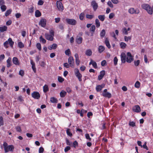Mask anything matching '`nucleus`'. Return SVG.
Listing matches in <instances>:
<instances>
[{
	"label": "nucleus",
	"mask_w": 153,
	"mask_h": 153,
	"mask_svg": "<svg viewBox=\"0 0 153 153\" xmlns=\"http://www.w3.org/2000/svg\"><path fill=\"white\" fill-rule=\"evenodd\" d=\"M18 45L19 47L20 48H24V44L21 42H19L18 43Z\"/></svg>",
	"instance_id": "cd10ccee"
},
{
	"label": "nucleus",
	"mask_w": 153,
	"mask_h": 153,
	"mask_svg": "<svg viewBox=\"0 0 153 153\" xmlns=\"http://www.w3.org/2000/svg\"><path fill=\"white\" fill-rule=\"evenodd\" d=\"M129 125L130 126L134 127L135 126V123L133 121L130 122L129 123Z\"/></svg>",
	"instance_id": "3c124183"
},
{
	"label": "nucleus",
	"mask_w": 153,
	"mask_h": 153,
	"mask_svg": "<svg viewBox=\"0 0 153 153\" xmlns=\"http://www.w3.org/2000/svg\"><path fill=\"white\" fill-rule=\"evenodd\" d=\"M13 62L16 65H19L20 63L18 58L16 57H14L13 59Z\"/></svg>",
	"instance_id": "2eb2a0df"
},
{
	"label": "nucleus",
	"mask_w": 153,
	"mask_h": 153,
	"mask_svg": "<svg viewBox=\"0 0 153 153\" xmlns=\"http://www.w3.org/2000/svg\"><path fill=\"white\" fill-rule=\"evenodd\" d=\"M67 93L64 90H62L60 93L59 94L61 97H64L66 95Z\"/></svg>",
	"instance_id": "393cba45"
},
{
	"label": "nucleus",
	"mask_w": 153,
	"mask_h": 153,
	"mask_svg": "<svg viewBox=\"0 0 153 153\" xmlns=\"http://www.w3.org/2000/svg\"><path fill=\"white\" fill-rule=\"evenodd\" d=\"M131 29L130 27H128L127 29L126 28H123L122 30V31L123 33L125 35H127L128 33V31H130Z\"/></svg>",
	"instance_id": "6ab92c4d"
},
{
	"label": "nucleus",
	"mask_w": 153,
	"mask_h": 153,
	"mask_svg": "<svg viewBox=\"0 0 153 153\" xmlns=\"http://www.w3.org/2000/svg\"><path fill=\"white\" fill-rule=\"evenodd\" d=\"M71 149V148L69 146H67L66 147H65L64 149V151L65 152H67L69 150H70Z\"/></svg>",
	"instance_id": "680f3d73"
},
{
	"label": "nucleus",
	"mask_w": 153,
	"mask_h": 153,
	"mask_svg": "<svg viewBox=\"0 0 153 153\" xmlns=\"http://www.w3.org/2000/svg\"><path fill=\"white\" fill-rule=\"evenodd\" d=\"M76 77L78 78L79 80L81 82L82 80V75L80 73L77 74L75 75Z\"/></svg>",
	"instance_id": "c85d7f7f"
},
{
	"label": "nucleus",
	"mask_w": 153,
	"mask_h": 153,
	"mask_svg": "<svg viewBox=\"0 0 153 153\" xmlns=\"http://www.w3.org/2000/svg\"><path fill=\"white\" fill-rule=\"evenodd\" d=\"M43 91L45 93L48 91L49 90L48 86L47 85H45L43 87Z\"/></svg>",
	"instance_id": "2f4dec72"
},
{
	"label": "nucleus",
	"mask_w": 153,
	"mask_h": 153,
	"mask_svg": "<svg viewBox=\"0 0 153 153\" xmlns=\"http://www.w3.org/2000/svg\"><path fill=\"white\" fill-rule=\"evenodd\" d=\"M106 63V62L105 60H103L101 62V65L102 66H104Z\"/></svg>",
	"instance_id": "338daca9"
},
{
	"label": "nucleus",
	"mask_w": 153,
	"mask_h": 153,
	"mask_svg": "<svg viewBox=\"0 0 153 153\" xmlns=\"http://www.w3.org/2000/svg\"><path fill=\"white\" fill-rule=\"evenodd\" d=\"M140 83L138 81H137L134 84V86L135 88H139L140 85Z\"/></svg>",
	"instance_id": "79ce46f5"
},
{
	"label": "nucleus",
	"mask_w": 153,
	"mask_h": 153,
	"mask_svg": "<svg viewBox=\"0 0 153 153\" xmlns=\"http://www.w3.org/2000/svg\"><path fill=\"white\" fill-rule=\"evenodd\" d=\"M134 65L136 66H138L140 63V60H135L134 62Z\"/></svg>",
	"instance_id": "37998d69"
},
{
	"label": "nucleus",
	"mask_w": 153,
	"mask_h": 153,
	"mask_svg": "<svg viewBox=\"0 0 153 153\" xmlns=\"http://www.w3.org/2000/svg\"><path fill=\"white\" fill-rule=\"evenodd\" d=\"M105 74L104 71H101L100 73V74L98 76V78L99 80H100L102 79L104 76Z\"/></svg>",
	"instance_id": "a211bd4d"
},
{
	"label": "nucleus",
	"mask_w": 153,
	"mask_h": 153,
	"mask_svg": "<svg viewBox=\"0 0 153 153\" xmlns=\"http://www.w3.org/2000/svg\"><path fill=\"white\" fill-rule=\"evenodd\" d=\"M44 151V149L42 147L39 148V153H43Z\"/></svg>",
	"instance_id": "5fc2aeb1"
},
{
	"label": "nucleus",
	"mask_w": 153,
	"mask_h": 153,
	"mask_svg": "<svg viewBox=\"0 0 153 153\" xmlns=\"http://www.w3.org/2000/svg\"><path fill=\"white\" fill-rule=\"evenodd\" d=\"M46 65L44 61L40 62V65L41 67H44Z\"/></svg>",
	"instance_id": "bf43d9fd"
},
{
	"label": "nucleus",
	"mask_w": 153,
	"mask_h": 153,
	"mask_svg": "<svg viewBox=\"0 0 153 153\" xmlns=\"http://www.w3.org/2000/svg\"><path fill=\"white\" fill-rule=\"evenodd\" d=\"M102 95L103 96L105 97H107L110 98L111 97V94L108 92H107V89H105L104 90L102 93Z\"/></svg>",
	"instance_id": "6e6552de"
},
{
	"label": "nucleus",
	"mask_w": 153,
	"mask_h": 153,
	"mask_svg": "<svg viewBox=\"0 0 153 153\" xmlns=\"http://www.w3.org/2000/svg\"><path fill=\"white\" fill-rule=\"evenodd\" d=\"M120 57L122 62L125 63L126 62V55L125 53L122 52L121 53Z\"/></svg>",
	"instance_id": "9b49d317"
},
{
	"label": "nucleus",
	"mask_w": 153,
	"mask_h": 153,
	"mask_svg": "<svg viewBox=\"0 0 153 153\" xmlns=\"http://www.w3.org/2000/svg\"><path fill=\"white\" fill-rule=\"evenodd\" d=\"M57 7L59 11H62L63 7L61 2L60 1H58L56 2Z\"/></svg>",
	"instance_id": "0eeeda50"
},
{
	"label": "nucleus",
	"mask_w": 153,
	"mask_h": 153,
	"mask_svg": "<svg viewBox=\"0 0 153 153\" xmlns=\"http://www.w3.org/2000/svg\"><path fill=\"white\" fill-rule=\"evenodd\" d=\"M124 40L125 42H127L128 40H130L131 39V36H125L124 37Z\"/></svg>",
	"instance_id": "4c0bfd02"
},
{
	"label": "nucleus",
	"mask_w": 153,
	"mask_h": 153,
	"mask_svg": "<svg viewBox=\"0 0 153 153\" xmlns=\"http://www.w3.org/2000/svg\"><path fill=\"white\" fill-rule=\"evenodd\" d=\"M78 145V142L76 141H74L73 143V146L75 148Z\"/></svg>",
	"instance_id": "6e6d98bb"
},
{
	"label": "nucleus",
	"mask_w": 153,
	"mask_h": 153,
	"mask_svg": "<svg viewBox=\"0 0 153 153\" xmlns=\"http://www.w3.org/2000/svg\"><path fill=\"white\" fill-rule=\"evenodd\" d=\"M4 125V121L3 117L2 116L0 117V126Z\"/></svg>",
	"instance_id": "c03bdc74"
},
{
	"label": "nucleus",
	"mask_w": 153,
	"mask_h": 153,
	"mask_svg": "<svg viewBox=\"0 0 153 153\" xmlns=\"http://www.w3.org/2000/svg\"><path fill=\"white\" fill-rule=\"evenodd\" d=\"M105 31L104 30H102L100 32V36L101 38H103L105 36Z\"/></svg>",
	"instance_id": "f704fd0d"
},
{
	"label": "nucleus",
	"mask_w": 153,
	"mask_h": 153,
	"mask_svg": "<svg viewBox=\"0 0 153 153\" xmlns=\"http://www.w3.org/2000/svg\"><path fill=\"white\" fill-rule=\"evenodd\" d=\"M133 111L135 112L138 113L141 111L140 108L138 105H136L134 106L132 108Z\"/></svg>",
	"instance_id": "f8f14e48"
},
{
	"label": "nucleus",
	"mask_w": 153,
	"mask_h": 153,
	"mask_svg": "<svg viewBox=\"0 0 153 153\" xmlns=\"http://www.w3.org/2000/svg\"><path fill=\"white\" fill-rule=\"evenodd\" d=\"M36 47L39 51H41L42 47L41 44L39 43H38L36 44Z\"/></svg>",
	"instance_id": "ea45409f"
},
{
	"label": "nucleus",
	"mask_w": 153,
	"mask_h": 153,
	"mask_svg": "<svg viewBox=\"0 0 153 153\" xmlns=\"http://www.w3.org/2000/svg\"><path fill=\"white\" fill-rule=\"evenodd\" d=\"M17 100L20 102H22L24 101L23 98L21 96H20L18 97Z\"/></svg>",
	"instance_id": "8fccbe9b"
},
{
	"label": "nucleus",
	"mask_w": 153,
	"mask_h": 153,
	"mask_svg": "<svg viewBox=\"0 0 153 153\" xmlns=\"http://www.w3.org/2000/svg\"><path fill=\"white\" fill-rule=\"evenodd\" d=\"M92 53V51L91 49H88L85 52V54L88 56H91Z\"/></svg>",
	"instance_id": "b1692460"
},
{
	"label": "nucleus",
	"mask_w": 153,
	"mask_h": 153,
	"mask_svg": "<svg viewBox=\"0 0 153 153\" xmlns=\"http://www.w3.org/2000/svg\"><path fill=\"white\" fill-rule=\"evenodd\" d=\"M66 132L68 135L71 137L72 136V134L70 131V129L68 128L67 129Z\"/></svg>",
	"instance_id": "49530a36"
},
{
	"label": "nucleus",
	"mask_w": 153,
	"mask_h": 153,
	"mask_svg": "<svg viewBox=\"0 0 153 153\" xmlns=\"http://www.w3.org/2000/svg\"><path fill=\"white\" fill-rule=\"evenodd\" d=\"M24 72L22 70H21L19 71V75H20L21 76H23L24 75Z\"/></svg>",
	"instance_id": "0e129e2a"
},
{
	"label": "nucleus",
	"mask_w": 153,
	"mask_h": 153,
	"mask_svg": "<svg viewBox=\"0 0 153 153\" xmlns=\"http://www.w3.org/2000/svg\"><path fill=\"white\" fill-rule=\"evenodd\" d=\"M50 34L45 33V38L48 40L52 41L53 39V36H54V31L52 30H50Z\"/></svg>",
	"instance_id": "f03ea898"
},
{
	"label": "nucleus",
	"mask_w": 153,
	"mask_h": 153,
	"mask_svg": "<svg viewBox=\"0 0 153 153\" xmlns=\"http://www.w3.org/2000/svg\"><path fill=\"white\" fill-rule=\"evenodd\" d=\"M120 47L121 48L124 49L126 48L127 46V45L124 42H121L120 43Z\"/></svg>",
	"instance_id": "5701e85b"
},
{
	"label": "nucleus",
	"mask_w": 153,
	"mask_h": 153,
	"mask_svg": "<svg viewBox=\"0 0 153 153\" xmlns=\"http://www.w3.org/2000/svg\"><path fill=\"white\" fill-rule=\"evenodd\" d=\"M128 12L131 14H138L140 11L138 9H136L135 10L133 8H130L128 10Z\"/></svg>",
	"instance_id": "1a4fd4ad"
},
{
	"label": "nucleus",
	"mask_w": 153,
	"mask_h": 153,
	"mask_svg": "<svg viewBox=\"0 0 153 153\" xmlns=\"http://www.w3.org/2000/svg\"><path fill=\"white\" fill-rule=\"evenodd\" d=\"M74 72L75 75L77 74L80 73L79 70V69L77 68H75V69H74Z\"/></svg>",
	"instance_id": "13d9d810"
},
{
	"label": "nucleus",
	"mask_w": 153,
	"mask_h": 153,
	"mask_svg": "<svg viewBox=\"0 0 153 153\" xmlns=\"http://www.w3.org/2000/svg\"><path fill=\"white\" fill-rule=\"evenodd\" d=\"M92 65L94 68H97V64L95 62L93 61Z\"/></svg>",
	"instance_id": "4d7b16f0"
},
{
	"label": "nucleus",
	"mask_w": 153,
	"mask_h": 153,
	"mask_svg": "<svg viewBox=\"0 0 153 153\" xmlns=\"http://www.w3.org/2000/svg\"><path fill=\"white\" fill-rule=\"evenodd\" d=\"M32 97L35 99H38L40 97V95L38 92L34 91L31 94Z\"/></svg>",
	"instance_id": "423d86ee"
},
{
	"label": "nucleus",
	"mask_w": 153,
	"mask_h": 153,
	"mask_svg": "<svg viewBox=\"0 0 153 153\" xmlns=\"http://www.w3.org/2000/svg\"><path fill=\"white\" fill-rule=\"evenodd\" d=\"M50 101L53 103H57L58 101L57 99L54 97H51L50 98Z\"/></svg>",
	"instance_id": "4be33fe9"
},
{
	"label": "nucleus",
	"mask_w": 153,
	"mask_h": 153,
	"mask_svg": "<svg viewBox=\"0 0 153 153\" xmlns=\"http://www.w3.org/2000/svg\"><path fill=\"white\" fill-rule=\"evenodd\" d=\"M99 19L101 21H103L105 19V16L104 15H100L98 16Z\"/></svg>",
	"instance_id": "7c9ffc66"
},
{
	"label": "nucleus",
	"mask_w": 153,
	"mask_h": 153,
	"mask_svg": "<svg viewBox=\"0 0 153 153\" xmlns=\"http://www.w3.org/2000/svg\"><path fill=\"white\" fill-rule=\"evenodd\" d=\"M82 39L81 37H79L76 38V42L79 44H81L82 42Z\"/></svg>",
	"instance_id": "c756f323"
},
{
	"label": "nucleus",
	"mask_w": 153,
	"mask_h": 153,
	"mask_svg": "<svg viewBox=\"0 0 153 153\" xmlns=\"http://www.w3.org/2000/svg\"><path fill=\"white\" fill-rule=\"evenodd\" d=\"M16 129L18 132H20L22 130L21 128V127L20 126H17L16 127Z\"/></svg>",
	"instance_id": "864d4df0"
},
{
	"label": "nucleus",
	"mask_w": 153,
	"mask_h": 153,
	"mask_svg": "<svg viewBox=\"0 0 153 153\" xmlns=\"http://www.w3.org/2000/svg\"><path fill=\"white\" fill-rule=\"evenodd\" d=\"M30 64L32 65V68L34 73L36 72V69L35 67V64L33 60H30Z\"/></svg>",
	"instance_id": "dca6fc26"
},
{
	"label": "nucleus",
	"mask_w": 153,
	"mask_h": 153,
	"mask_svg": "<svg viewBox=\"0 0 153 153\" xmlns=\"http://www.w3.org/2000/svg\"><path fill=\"white\" fill-rule=\"evenodd\" d=\"M1 9L2 12L4 11L7 9L6 6L4 4L1 6Z\"/></svg>",
	"instance_id": "a19ab883"
},
{
	"label": "nucleus",
	"mask_w": 153,
	"mask_h": 153,
	"mask_svg": "<svg viewBox=\"0 0 153 153\" xmlns=\"http://www.w3.org/2000/svg\"><path fill=\"white\" fill-rule=\"evenodd\" d=\"M66 21L68 24L72 25H74L76 23V21L74 19H66Z\"/></svg>",
	"instance_id": "20e7f679"
},
{
	"label": "nucleus",
	"mask_w": 153,
	"mask_h": 153,
	"mask_svg": "<svg viewBox=\"0 0 153 153\" xmlns=\"http://www.w3.org/2000/svg\"><path fill=\"white\" fill-rule=\"evenodd\" d=\"M68 61L70 66L72 68H74V58L72 56H71L69 57Z\"/></svg>",
	"instance_id": "39448f33"
},
{
	"label": "nucleus",
	"mask_w": 153,
	"mask_h": 153,
	"mask_svg": "<svg viewBox=\"0 0 153 153\" xmlns=\"http://www.w3.org/2000/svg\"><path fill=\"white\" fill-rule=\"evenodd\" d=\"M104 84H102L101 85H97L96 87V90L97 92L100 91L104 87Z\"/></svg>",
	"instance_id": "f3484780"
},
{
	"label": "nucleus",
	"mask_w": 153,
	"mask_h": 153,
	"mask_svg": "<svg viewBox=\"0 0 153 153\" xmlns=\"http://www.w3.org/2000/svg\"><path fill=\"white\" fill-rule=\"evenodd\" d=\"M118 59L117 57H115L114 59V64L115 65H116L117 63Z\"/></svg>",
	"instance_id": "de8ad7c7"
},
{
	"label": "nucleus",
	"mask_w": 153,
	"mask_h": 153,
	"mask_svg": "<svg viewBox=\"0 0 153 153\" xmlns=\"http://www.w3.org/2000/svg\"><path fill=\"white\" fill-rule=\"evenodd\" d=\"M3 146L5 152H7L10 151V146H8L6 142L4 143Z\"/></svg>",
	"instance_id": "ddd939ff"
},
{
	"label": "nucleus",
	"mask_w": 153,
	"mask_h": 153,
	"mask_svg": "<svg viewBox=\"0 0 153 153\" xmlns=\"http://www.w3.org/2000/svg\"><path fill=\"white\" fill-rule=\"evenodd\" d=\"M70 53V51L69 49H68L65 51V54L67 55H69Z\"/></svg>",
	"instance_id": "69168bd1"
},
{
	"label": "nucleus",
	"mask_w": 153,
	"mask_h": 153,
	"mask_svg": "<svg viewBox=\"0 0 153 153\" xmlns=\"http://www.w3.org/2000/svg\"><path fill=\"white\" fill-rule=\"evenodd\" d=\"M105 43L108 48L110 49L111 48V45H110L109 40L107 38H105Z\"/></svg>",
	"instance_id": "412c9836"
},
{
	"label": "nucleus",
	"mask_w": 153,
	"mask_h": 153,
	"mask_svg": "<svg viewBox=\"0 0 153 153\" xmlns=\"http://www.w3.org/2000/svg\"><path fill=\"white\" fill-rule=\"evenodd\" d=\"M114 13H110L109 14V19H111L114 17Z\"/></svg>",
	"instance_id": "774afa93"
},
{
	"label": "nucleus",
	"mask_w": 153,
	"mask_h": 153,
	"mask_svg": "<svg viewBox=\"0 0 153 153\" xmlns=\"http://www.w3.org/2000/svg\"><path fill=\"white\" fill-rule=\"evenodd\" d=\"M40 42L43 44L46 42V40L43 38L42 36H41L39 37Z\"/></svg>",
	"instance_id": "72a5a7b5"
},
{
	"label": "nucleus",
	"mask_w": 153,
	"mask_h": 153,
	"mask_svg": "<svg viewBox=\"0 0 153 153\" xmlns=\"http://www.w3.org/2000/svg\"><path fill=\"white\" fill-rule=\"evenodd\" d=\"M85 16L86 18L90 19H92L94 17V16L93 15H90L88 14H86Z\"/></svg>",
	"instance_id": "e433bc0d"
},
{
	"label": "nucleus",
	"mask_w": 153,
	"mask_h": 153,
	"mask_svg": "<svg viewBox=\"0 0 153 153\" xmlns=\"http://www.w3.org/2000/svg\"><path fill=\"white\" fill-rule=\"evenodd\" d=\"M41 13L39 10H37L35 11V15L36 17H39L41 16Z\"/></svg>",
	"instance_id": "473e14b6"
},
{
	"label": "nucleus",
	"mask_w": 153,
	"mask_h": 153,
	"mask_svg": "<svg viewBox=\"0 0 153 153\" xmlns=\"http://www.w3.org/2000/svg\"><path fill=\"white\" fill-rule=\"evenodd\" d=\"M46 21L44 19H42L39 22V25L42 27H45L46 26Z\"/></svg>",
	"instance_id": "4468645a"
},
{
	"label": "nucleus",
	"mask_w": 153,
	"mask_h": 153,
	"mask_svg": "<svg viewBox=\"0 0 153 153\" xmlns=\"http://www.w3.org/2000/svg\"><path fill=\"white\" fill-rule=\"evenodd\" d=\"M85 137L86 139L89 140V141H91V138L90 137V136L88 134H85Z\"/></svg>",
	"instance_id": "09e8293b"
},
{
	"label": "nucleus",
	"mask_w": 153,
	"mask_h": 153,
	"mask_svg": "<svg viewBox=\"0 0 153 153\" xmlns=\"http://www.w3.org/2000/svg\"><path fill=\"white\" fill-rule=\"evenodd\" d=\"M91 4L93 7L94 10V11H96L98 7V4L96 1L94 0L92 1L91 3Z\"/></svg>",
	"instance_id": "9d476101"
},
{
	"label": "nucleus",
	"mask_w": 153,
	"mask_h": 153,
	"mask_svg": "<svg viewBox=\"0 0 153 153\" xmlns=\"http://www.w3.org/2000/svg\"><path fill=\"white\" fill-rule=\"evenodd\" d=\"M105 47L103 46H99L98 48V51L100 53L102 52L105 50Z\"/></svg>",
	"instance_id": "aec40b11"
},
{
	"label": "nucleus",
	"mask_w": 153,
	"mask_h": 153,
	"mask_svg": "<svg viewBox=\"0 0 153 153\" xmlns=\"http://www.w3.org/2000/svg\"><path fill=\"white\" fill-rule=\"evenodd\" d=\"M44 2L43 1L41 0H39L38 2V5H42L43 4Z\"/></svg>",
	"instance_id": "e2e57ef3"
},
{
	"label": "nucleus",
	"mask_w": 153,
	"mask_h": 153,
	"mask_svg": "<svg viewBox=\"0 0 153 153\" xmlns=\"http://www.w3.org/2000/svg\"><path fill=\"white\" fill-rule=\"evenodd\" d=\"M141 7L146 10L149 14L152 15L153 13V5L151 7L149 4H143L141 5Z\"/></svg>",
	"instance_id": "f257e3e1"
},
{
	"label": "nucleus",
	"mask_w": 153,
	"mask_h": 153,
	"mask_svg": "<svg viewBox=\"0 0 153 153\" xmlns=\"http://www.w3.org/2000/svg\"><path fill=\"white\" fill-rule=\"evenodd\" d=\"M9 44H10V38H9L7 41H6L4 43V46L6 48H7L8 47V45Z\"/></svg>",
	"instance_id": "bb28decb"
},
{
	"label": "nucleus",
	"mask_w": 153,
	"mask_h": 153,
	"mask_svg": "<svg viewBox=\"0 0 153 153\" xmlns=\"http://www.w3.org/2000/svg\"><path fill=\"white\" fill-rule=\"evenodd\" d=\"M133 60V56L131 53L129 52H127L126 55V62L128 63H131Z\"/></svg>",
	"instance_id": "7ed1b4c3"
},
{
	"label": "nucleus",
	"mask_w": 153,
	"mask_h": 153,
	"mask_svg": "<svg viewBox=\"0 0 153 153\" xmlns=\"http://www.w3.org/2000/svg\"><path fill=\"white\" fill-rule=\"evenodd\" d=\"M95 25L97 27H99L100 26V22L98 19H95Z\"/></svg>",
	"instance_id": "c9c22d12"
},
{
	"label": "nucleus",
	"mask_w": 153,
	"mask_h": 153,
	"mask_svg": "<svg viewBox=\"0 0 153 153\" xmlns=\"http://www.w3.org/2000/svg\"><path fill=\"white\" fill-rule=\"evenodd\" d=\"M84 14L83 13H81L79 16V18L80 20H82L84 18Z\"/></svg>",
	"instance_id": "58836bf2"
},
{
	"label": "nucleus",
	"mask_w": 153,
	"mask_h": 153,
	"mask_svg": "<svg viewBox=\"0 0 153 153\" xmlns=\"http://www.w3.org/2000/svg\"><path fill=\"white\" fill-rule=\"evenodd\" d=\"M107 4L111 7L113 8V5L111 1H108V2Z\"/></svg>",
	"instance_id": "052dcab7"
},
{
	"label": "nucleus",
	"mask_w": 153,
	"mask_h": 153,
	"mask_svg": "<svg viewBox=\"0 0 153 153\" xmlns=\"http://www.w3.org/2000/svg\"><path fill=\"white\" fill-rule=\"evenodd\" d=\"M7 28L6 26H4L2 27H0V31L1 32H4L7 30Z\"/></svg>",
	"instance_id": "a878e982"
},
{
	"label": "nucleus",
	"mask_w": 153,
	"mask_h": 153,
	"mask_svg": "<svg viewBox=\"0 0 153 153\" xmlns=\"http://www.w3.org/2000/svg\"><path fill=\"white\" fill-rule=\"evenodd\" d=\"M58 79L59 82H62L64 81V79L61 76H58Z\"/></svg>",
	"instance_id": "603ef678"
},
{
	"label": "nucleus",
	"mask_w": 153,
	"mask_h": 153,
	"mask_svg": "<svg viewBox=\"0 0 153 153\" xmlns=\"http://www.w3.org/2000/svg\"><path fill=\"white\" fill-rule=\"evenodd\" d=\"M95 27L94 25H92L90 29V31L91 32H93L95 31Z\"/></svg>",
	"instance_id": "a18cd8bd"
}]
</instances>
